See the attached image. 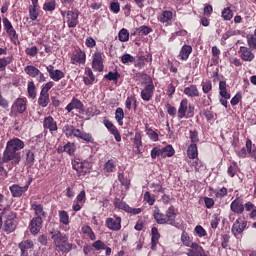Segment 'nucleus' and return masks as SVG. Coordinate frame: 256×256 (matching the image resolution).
<instances>
[{"label": "nucleus", "mask_w": 256, "mask_h": 256, "mask_svg": "<svg viewBox=\"0 0 256 256\" xmlns=\"http://www.w3.org/2000/svg\"><path fill=\"white\" fill-rule=\"evenodd\" d=\"M27 89H28L29 97H31L32 99H35V97L37 95V93H35V82L29 81Z\"/></svg>", "instance_id": "50"}, {"label": "nucleus", "mask_w": 256, "mask_h": 256, "mask_svg": "<svg viewBox=\"0 0 256 256\" xmlns=\"http://www.w3.org/2000/svg\"><path fill=\"white\" fill-rule=\"evenodd\" d=\"M245 211H251L250 212V219H255L256 217V206L252 202H247L244 204Z\"/></svg>", "instance_id": "32"}, {"label": "nucleus", "mask_w": 256, "mask_h": 256, "mask_svg": "<svg viewBox=\"0 0 256 256\" xmlns=\"http://www.w3.org/2000/svg\"><path fill=\"white\" fill-rule=\"evenodd\" d=\"M38 105H40V107H47L49 105V94L40 92V96L38 98Z\"/></svg>", "instance_id": "28"}, {"label": "nucleus", "mask_w": 256, "mask_h": 256, "mask_svg": "<svg viewBox=\"0 0 256 256\" xmlns=\"http://www.w3.org/2000/svg\"><path fill=\"white\" fill-rule=\"evenodd\" d=\"M146 133L152 141H159V134H157V132H155L153 129L149 128V125H146Z\"/></svg>", "instance_id": "45"}, {"label": "nucleus", "mask_w": 256, "mask_h": 256, "mask_svg": "<svg viewBox=\"0 0 256 256\" xmlns=\"http://www.w3.org/2000/svg\"><path fill=\"white\" fill-rule=\"evenodd\" d=\"M115 119L118 125L123 126V119H125V112L123 111V108L119 107L116 109Z\"/></svg>", "instance_id": "29"}, {"label": "nucleus", "mask_w": 256, "mask_h": 256, "mask_svg": "<svg viewBox=\"0 0 256 256\" xmlns=\"http://www.w3.org/2000/svg\"><path fill=\"white\" fill-rule=\"evenodd\" d=\"M106 227L111 231H120L121 230V217L107 218L106 220Z\"/></svg>", "instance_id": "14"}, {"label": "nucleus", "mask_w": 256, "mask_h": 256, "mask_svg": "<svg viewBox=\"0 0 256 256\" xmlns=\"http://www.w3.org/2000/svg\"><path fill=\"white\" fill-rule=\"evenodd\" d=\"M43 127L44 129H48L51 133H53V131H57L58 129L57 122L54 118H52V116H47L44 118Z\"/></svg>", "instance_id": "16"}, {"label": "nucleus", "mask_w": 256, "mask_h": 256, "mask_svg": "<svg viewBox=\"0 0 256 256\" xmlns=\"http://www.w3.org/2000/svg\"><path fill=\"white\" fill-rule=\"evenodd\" d=\"M50 79H52V81H61V79H63L65 77V73H63V71L56 69L54 70L51 74H49Z\"/></svg>", "instance_id": "31"}, {"label": "nucleus", "mask_w": 256, "mask_h": 256, "mask_svg": "<svg viewBox=\"0 0 256 256\" xmlns=\"http://www.w3.org/2000/svg\"><path fill=\"white\" fill-rule=\"evenodd\" d=\"M20 251H27V249H33L34 244L32 240H25L22 241L19 245H18Z\"/></svg>", "instance_id": "39"}, {"label": "nucleus", "mask_w": 256, "mask_h": 256, "mask_svg": "<svg viewBox=\"0 0 256 256\" xmlns=\"http://www.w3.org/2000/svg\"><path fill=\"white\" fill-rule=\"evenodd\" d=\"M181 241L185 247H191L193 245V242H191V237L189 236V233L186 231H183L181 234Z\"/></svg>", "instance_id": "37"}, {"label": "nucleus", "mask_w": 256, "mask_h": 256, "mask_svg": "<svg viewBox=\"0 0 256 256\" xmlns=\"http://www.w3.org/2000/svg\"><path fill=\"white\" fill-rule=\"evenodd\" d=\"M59 217H60V223H62V225H69V213H67V211L60 210Z\"/></svg>", "instance_id": "40"}, {"label": "nucleus", "mask_w": 256, "mask_h": 256, "mask_svg": "<svg viewBox=\"0 0 256 256\" xmlns=\"http://www.w3.org/2000/svg\"><path fill=\"white\" fill-rule=\"evenodd\" d=\"M115 207H117L118 209H122V211H126V213H129V209L131 208L130 205L120 200L115 203Z\"/></svg>", "instance_id": "52"}, {"label": "nucleus", "mask_w": 256, "mask_h": 256, "mask_svg": "<svg viewBox=\"0 0 256 256\" xmlns=\"http://www.w3.org/2000/svg\"><path fill=\"white\" fill-rule=\"evenodd\" d=\"M222 17L225 21H231V19H233V10L229 7L224 8L222 11Z\"/></svg>", "instance_id": "48"}, {"label": "nucleus", "mask_w": 256, "mask_h": 256, "mask_svg": "<svg viewBox=\"0 0 256 256\" xmlns=\"http://www.w3.org/2000/svg\"><path fill=\"white\" fill-rule=\"evenodd\" d=\"M240 53L242 61L251 62L255 59V54H253V52H251L250 49L245 46L240 47Z\"/></svg>", "instance_id": "17"}, {"label": "nucleus", "mask_w": 256, "mask_h": 256, "mask_svg": "<svg viewBox=\"0 0 256 256\" xmlns=\"http://www.w3.org/2000/svg\"><path fill=\"white\" fill-rule=\"evenodd\" d=\"M16 228L17 225L15 224V222H13V220H6L4 222L5 233H13V231H15Z\"/></svg>", "instance_id": "33"}, {"label": "nucleus", "mask_w": 256, "mask_h": 256, "mask_svg": "<svg viewBox=\"0 0 256 256\" xmlns=\"http://www.w3.org/2000/svg\"><path fill=\"white\" fill-rule=\"evenodd\" d=\"M151 157L153 159H157V157H163V152L161 151V149L155 147L151 150Z\"/></svg>", "instance_id": "61"}, {"label": "nucleus", "mask_w": 256, "mask_h": 256, "mask_svg": "<svg viewBox=\"0 0 256 256\" xmlns=\"http://www.w3.org/2000/svg\"><path fill=\"white\" fill-rule=\"evenodd\" d=\"M194 231L198 235V237H206L207 235V231H205V229L201 225H197Z\"/></svg>", "instance_id": "57"}, {"label": "nucleus", "mask_w": 256, "mask_h": 256, "mask_svg": "<svg viewBox=\"0 0 256 256\" xmlns=\"http://www.w3.org/2000/svg\"><path fill=\"white\" fill-rule=\"evenodd\" d=\"M184 95L188 97H199V90L196 85H190L184 89Z\"/></svg>", "instance_id": "24"}, {"label": "nucleus", "mask_w": 256, "mask_h": 256, "mask_svg": "<svg viewBox=\"0 0 256 256\" xmlns=\"http://www.w3.org/2000/svg\"><path fill=\"white\" fill-rule=\"evenodd\" d=\"M32 209L35 211L37 217L45 216V211H43V206L41 204H32Z\"/></svg>", "instance_id": "49"}, {"label": "nucleus", "mask_w": 256, "mask_h": 256, "mask_svg": "<svg viewBox=\"0 0 256 256\" xmlns=\"http://www.w3.org/2000/svg\"><path fill=\"white\" fill-rule=\"evenodd\" d=\"M75 131V126L71 125V124H66L63 127V133L66 135V137H73V133Z\"/></svg>", "instance_id": "46"}, {"label": "nucleus", "mask_w": 256, "mask_h": 256, "mask_svg": "<svg viewBox=\"0 0 256 256\" xmlns=\"http://www.w3.org/2000/svg\"><path fill=\"white\" fill-rule=\"evenodd\" d=\"M104 125L108 129V131H110V133H113L115 130H117V127H115V125L107 119L104 120Z\"/></svg>", "instance_id": "63"}, {"label": "nucleus", "mask_w": 256, "mask_h": 256, "mask_svg": "<svg viewBox=\"0 0 256 256\" xmlns=\"http://www.w3.org/2000/svg\"><path fill=\"white\" fill-rule=\"evenodd\" d=\"M120 77L121 74H119V72L110 71L108 74L104 76V79H107L108 81H118Z\"/></svg>", "instance_id": "47"}, {"label": "nucleus", "mask_w": 256, "mask_h": 256, "mask_svg": "<svg viewBox=\"0 0 256 256\" xmlns=\"http://www.w3.org/2000/svg\"><path fill=\"white\" fill-rule=\"evenodd\" d=\"M92 68L94 71H103V56L101 52H95L93 55Z\"/></svg>", "instance_id": "11"}, {"label": "nucleus", "mask_w": 256, "mask_h": 256, "mask_svg": "<svg viewBox=\"0 0 256 256\" xmlns=\"http://www.w3.org/2000/svg\"><path fill=\"white\" fill-rule=\"evenodd\" d=\"M193 48L189 45L182 46L179 57H181L182 61H187L189 59V55H191Z\"/></svg>", "instance_id": "22"}, {"label": "nucleus", "mask_w": 256, "mask_h": 256, "mask_svg": "<svg viewBox=\"0 0 256 256\" xmlns=\"http://www.w3.org/2000/svg\"><path fill=\"white\" fill-rule=\"evenodd\" d=\"M191 145H197L199 143V132L197 130H190Z\"/></svg>", "instance_id": "53"}, {"label": "nucleus", "mask_w": 256, "mask_h": 256, "mask_svg": "<svg viewBox=\"0 0 256 256\" xmlns=\"http://www.w3.org/2000/svg\"><path fill=\"white\" fill-rule=\"evenodd\" d=\"M220 221H221V217H219V214H214L213 219L211 221L212 229H217V227H219V222Z\"/></svg>", "instance_id": "58"}, {"label": "nucleus", "mask_w": 256, "mask_h": 256, "mask_svg": "<svg viewBox=\"0 0 256 256\" xmlns=\"http://www.w3.org/2000/svg\"><path fill=\"white\" fill-rule=\"evenodd\" d=\"M52 235V239L56 245H61V243H67L69 241V237L67 235H63L61 231H58L53 234V232H50Z\"/></svg>", "instance_id": "19"}, {"label": "nucleus", "mask_w": 256, "mask_h": 256, "mask_svg": "<svg viewBox=\"0 0 256 256\" xmlns=\"http://www.w3.org/2000/svg\"><path fill=\"white\" fill-rule=\"evenodd\" d=\"M190 247H191V250L189 251H192L195 256H200L202 253L205 252L203 247H201V245H199L198 243H192Z\"/></svg>", "instance_id": "38"}, {"label": "nucleus", "mask_w": 256, "mask_h": 256, "mask_svg": "<svg viewBox=\"0 0 256 256\" xmlns=\"http://www.w3.org/2000/svg\"><path fill=\"white\" fill-rule=\"evenodd\" d=\"M151 31H153V29H151V27H148V26H140L138 28L139 35H149Z\"/></svg>", "instance_id": "59"}, {"label": "nucleus", "mask_w": 256, "mask_h": 256, "mask_svg": "<svg viewBox=\"0 0 256 256\" xmlns=\"http://www.w3.org/2000/svg\"><path fill=\"white\" fill-rule=\"evenodd\" d=\"M187 155L189 159H197L199 153L197 152V144H191L188 147Z\"/></svg>", "instance_id": "30"}, {"label": "nucleus", "mask_w": 256, "mask_h": 256, "mask_svg": "<svg viewBox=\"0 0 256 256\" xmlns=\"http://www.w3.org/2000/svg\"><path fill=\"white\" fill-rule=\"evenodd\" d=\"M230 209L231 211H233V213H236L237 215H241L243 211H245L243 200L241 198H236L235 200H233L231 202Z\"/></svg>", "instance_id": "12"}, {"label": "nucleus", "mask_w": 256, "mask_h": 256, "mask_svg": "<svg viewBox=\"0 0 256 256\" xmlns=\"http://www.w3.org/2000/svg\"><path fill=\"white\" fill-rule=\"evenodd\" d=\"M32 5L29 6V17L31 21H37L39 17V0H31Z\"/></svg>", "instance_id": "13"}, {"label": "nucleus", "mask_w": 256, "mask_h": 256, "mask_svg": "<svg viewBox=\"0 0 256 256\" xmlns=\"http://www.w3.org/2000/svg\"><path fill=\"white\" fill-rule=\"evenodd\" d=\"M5 31L10 38V41L14 43V45H19L21 42H19V34H17V31H15V28H13V24H11V21H9L8 18L2 19Z\"/></svg>", "instance_id": "4"}, {"label": "nucleus", "mask_w": 256, "mask_h": 256, "mask_svg": "<svg viewBox=\"0 0 256 256\" xmlns=\"http://www.w3.org/2000/svg\"><path fill=\"white\" fill-rule=\"evenodd\" d=\"M67 23L69 29H75L79 25V12L78 11H68L67 12Z\"/></svg>", "instance_id": "10"}, {"label": "nucleus", "mask_w": 256, "mask_h": 256, "mask_svg": "<svg viewBox=\"0 0 256 256\" xmlns=\"http://www.w3.org/2000/svg\"><path fill=\"white\" fill-rule=\"evenodd\" d=\"M219 90H220V95L221 97H223V99H231V94L227 92V82L220 81Z\"/></svg>", "instance_id": "26"}, {"label": "nucleus", "mask_w": 256, "mask_h": 256, "mask_svg": "<svg viewBox=\"0 0 256 256\" xmlns=\"http://www.w3.org/2000/svg\"><path fill=\"white\" fill-rule=\"evenodd\" d=\"M245 229H247V221L242 220L241 218H238L234 222L231 232L235 237H237V235H242Z\"/></svg>", "instance_id": "7"}, {"label": "nucleus", "mask_w": 256, "mask_h": 256, "mask_svg": "<svg viewBox=\"0 0 256 256\" xmlns=\"http://www.w3.org/2000/svg\"><path fill=\"white\" fill-rule=\"evenodd\" d=\"M25 53L29 57H36L37 53H39V48L37 46L28 47L25 49Z\"/></svg>", "instance_id": "51"}, {"label": "nucleus", "mask_w": 256, "mask_h": 256, "mask_svg": "<svg viewBox=\"0 0 256 256\" xmlns=\"http://www.w3.org/2000/svg\"><path fill=\"white\" fill-rule=\"evenodd\" d=\"M86 55L85 52L82 50L77 51L73 56H72V63L73 65H77V63H85Z\"/></svg>", "instance_id": "21"}, {"label": "nucleus", "mask_w": 256, "mask_h": 256, "mask_svg": "<svg viewBox=\"0 0 256 256\" xmlns=\"http://www.w3.org/2000/svg\"><path fill=\"white\" fill-rule=\"evenodd\" d=\"M57 9V2L55 0L46 1L43 4V11H48L50 13H53Z\"/></svg>", "instance_id": "27"}, {"label": "nucleus", "mask_w": 256, "mask_h": 256, "mask_svg": "<svg viewBox=\"0 0 256 256\" xmlns=\"http://www.w3.org/2000/svg\"><path fill=\"white\" fill-rule=\"evenodd\" d=\"M32 181L33 179L30 178L24 187L19 186V184H13L12 186H10L9 190L12 197H21L23 193H26V191H28L29 185H31Z\"/></svg>", "instance_id": "6"}, {"label": "nucleus", "mask_w": 256, "mask_h": 256, "mask_svg": "<svg viewBox=\"0 0 256 256\" xmlns=\"http://www.w3.org/2000/svg\"><path fill=\"white\" fill-rule=\"evenodd\" d=\"M135 61V58L131 56V54H124L121 57V62L126 65L127 63H133Z\"/></svg>", "instance_id": "55"}, {"label": "nucleus", "mask_w": 256, "mask_h": 256, "mask_svg": "<svg viewBox=\"0 0 256 256\" xmlns=\"http://www.w3.org/2000/svg\"><path fill=\"white\" fill-rule=\"evenodd\" d=\"M41 229H43V218H41V216L32 218L30 222V233L37 235Z\"/></svg>", "instance_id": "8"}, {"label": "nucleus", "mask_w": 256, "mask_h": 256, "mask_svg": "<svg viewBox=\"0 0 256 256\" xmlns=\"http://www.w3.org/2000/svg\"><path fill=\"white\" fill-rule=\"evenodd\" d=\"M63 151L73 157V155H75V143L68 142L63 146Z\"/></svg>", "instance_id": "35"}, {"label": "nucleus", "mask_w": 256, "mask_h": 256, "mask_svg": "<svg viewBox=\"0 0 256 256\" xmlns=\"http://www.w3.org/2000/svg\"><path fill=\"white\" fill-rule=\"evenodd\" d=\"M153 217H154L156 223H158V225L167 224V218L165 217V214L160 213L159 209L154 211Z\"/></svg>", "instance_id": "25"}, {"label": "nucleus", "mask_w": 256, "mask_h": 256, "mask_svg": "<svg viewBox=\"0 0 256 256\" xmlns=\"http://www.w3.org/2000/svg\"><path fill=\"white\" fill-rule=\"evenodd\" d=\"M115 160L110 159L104 164V170L106 173H114L115 172Z\"/></svg>", "instance_id": "36"}, {"label": "nucleus", "mask_w": 256, "mask_h": 256, "mask_svg": "<svg viewBox=\"0 0 256 256\" xmlns=\"http://www.w3.org/2000/svg\"><path fill=\"white\" fill-rule=\"evenodd\" d=\"M56 247L62 253H69V251H71V249H73V245L68 242H66L64 244H56Z\"/></svg>", "instance_id": "42"}, {"label": "nucleus", "mask_w": 256, "mask_h": 256, "mask_svg": "<svg viewBox=\"0 0 256 256\" xmlns=\"http://www.w3.org/2000/svg\"><path fill=\"white\" fill-rule=\"evenodd\" d=\"M87 165H89V163L87 162H82L80 160H74L72 162V167L75 171H77L79 177H81V175L85 176L87 175Z\"/></svg>", "instance_id": "9"}, {"label": "nucleus", "mask_w": 256, "mask_h": 256, "mask_svg": "<svg viewBox=\"0 0 256 256\" xmlns=\"http://www.w3.org/2000/svg\"><path fill=\"white\" fill-rule=\"evenodd\" d=\"M151 235V241H159V239L161 238V234H159V230L157 229V227H152Z\"/></svg>", "instance_id": "56"}, {"label": "nucleus", "mask_w": 256, "mask_h": 256, "mask_svg": "<svg viewBox=\"0 0 256 256\" xmlns=\"http://www.w3.org/2000/svg\"><path fill=\"white\" fill-rule=\"evenodd\" d=\"M110 10L112 13H119L121 11V6L119 5V2H112L110 4Z\"/></svg>", "instance_id": "64"}, {"label": "nucleus", "mask_w": 256, "mask_h": 256, "mask_svg": "<svg viewBox=\"0 0 256 256\" xmlns=\"http://www.w3.org/2000/svg\"><path fill=\"white\" fill-rule=\"evenodd\" d=\"M80 139H82L83 141H86V143H95V139L93 138V135L86 132H82V136H80Z\"/></svg>", "instance_id": "54"}, {"label": "nucleus", "mask_w": 256, "mask_h": 256, "mask_svg": "<svg viewBox=\"0 0 256 256\" xmlns=\"http://www.w3.org/2000/svg\"><path fill=\"white\" fill-rule=\"evenodd\" d=\"M92 247L96 249V251H101V249H106V245L101 240H97L92 243Z\"/></svg>", "instance_id": "60"}, {"label": "nucleus", "mask_w": 256, "mask_h": 256, "mask_svg": "<svg viewBox=\"0 0 256 256\" xmlns=\"http://www.w3.org/2000/svg\"><path fill=\"white\" fill-rule=\"evenodd\" d=\"M24 111H27V98H17L11 106L9 116L17 117L19 114L23 115Z\"/></svg>", "instance_id": "2"}, {"label": "nucleus", "mask_w": 256, "mask_h": 256, "mask_svg": "<svg viewBox=\"0 0 256 256\" xmlns=\"http://www.w3.org/2000/svg\"><path fill=\"white\" fill-rule=\"evenodd\" d=\"M24 71L26 75H29V77H32V78L36 77V80L38 81V83H45V81L47 80L45 78V74H43L40 69H38L33 65L26 66L24 68Z\"/></svg>", "instance_id": "5"}, {"label": "nucleus", "mask_w": 256, "mask_h": 256, "mask_svg": "<svg viewBox=\"0 0 256 256\" xmlns=\"http://www.w3.org/2000/svg\"><path fill=\"white\" fill-rule=\"evenodd\" d=\"M118 39L122 43L129 41V31H127V29L125 28L121 29L120 32L118 33Z\"/></svg>", "instance_id": "41"}, {"label": "nucleus", "mask_w": 256, "mask_h": 256, "mask_svg": "<svg viewBox=\"0 0 256 256\" xmlns=\"http://www.w3.org/2000/svg\"><path fill=\"white\" fill-rule=\"evenodd\" d=\"M172 19H173V12L171 11H164L160 16L161 23H168V21H171Z\"/></svg>", "instance_id": "44"}, {"label": "nucleus", "mask_w": 256, "mask_h": 256, "mask_svg": "<svg viewBox=\"0 0 256 256\" xmlns=\"http://www.w3.org/2000/svg\"><path fill=\"white\" fill-rule=\"evenodd\" d=\"M73 109H78L79 111H83V102L77 98H73L71 102L66 106V111L71 113Z\"/></svg>", "instance_id": "18"}, {"label": "nucleus", "mask_w": 256, "mask_h": 256, "mask_svg": "<svg viewBox=\"0 0 256 256\" xmlns=\"http://www.w3.org/2000/svg\"><path fill=\"white\" fill-rule=\"evenodd\" d=\"M177 213H175V207L170 206L166 211V224L177 227V222L175 221Z\"/></svg>", "instance_id": "15"}, {"label": "nucleus", "mask_w": 256, "mask_h": 256, "mask_svg": "<svg viewBox=\"0 0 256 256\" xmlns=\"http://www.w3.org/2000/svg\"><path fill=\"white\" fill-rule=\"evenodd\" d=\"M118 181L123 185L124 187H127L129 189V185H131V180H129L127 177H125V174L119 172L118 173Z\"/></svg>", "instance_id": "43"}, {"label": "nucleus", "mask_w": 256, "mask_h": 256, "mask_svg": "<svg viewBox=\"0 0 256 256\" xmlns=\"http://www.w3.org/2000/svg\"><path fill=\"white\" fill-rule=\"evenodd\" d=\"M145 82L148 83L145 88L141 91V99L143 101H151L153 97V91H155V85L151 76L144 74Z\"/></svg>", "instance_id": "3"}, {"label": "nucleus", "mask_w": 256, "mask_h": 256, "mask_svg": "<svg viewBox=\"0 0 256 256\" xmlns=\"http://www.w3.org/2000/svg\"><path fill=\"white\" fill-rule=\"evenodd\" d=\"M25 156H24V163L28 167H33L35 165V153L31 150H26L24 151Z\"/></svg>", "instance_id": "20"}, {"label": "nucleus", "mask_w": 256, "mask_h": 256, "mask_svg": "<svg viewBox=\"0 0 256 256\" xmlns=\"http://www.w3.org/2000/svg\"><path fill=\"white\" fill-rule=\"evenodd\" d=\"M25 147V142L19 138H14L7 142L6 148L3 152L2 163H9L13 167H17L21 163V149Z\"/></svg>", "instance_id": "1"}, {"label": "nucleus", "mask_w": 256, "mask_h": 256, "mask_svg": "<svg viewBox=\"0 0 256 256\" xmlns=\"http://www.w3.org/2000/svg\"><path fill=\"white\" fill-rule=\"evenodd\" d=\"M189 101L187 99H183L180 102V107L178 109V119H183V117H185L186 113H187V105H188Z\"/></svg>", "instance_id": "23"}, {"label": "nucleus", "mask_w": 256, "mask_h": 256, "mask_svg": "<svg viewBox=\"0 0 256 256\" xmlns=\"http://www.w3.org/2000/svg\"><path fill=\"white\" fill-rule=\"evenodd\" d=\"M162 151V157H173L175 155V149H173V146L167 145L164 148L161 149Z\"/></svg>", "instance_id": "34"}, {"label": "nucleus", "mask_w": 256, "mask_h": 256, "mask_svg": "<svg viewBox=\"0 0 256 256\" xmlns=\"http://www.w3.org/2000/svg\"><path fill=\"white\" fill-rule=\"evenodd\" d=\"M211 89H213V85L211 84V81H206L202 84L203 93H209Z\"/></svg>", "instance_id": "62"}]
</instances>
